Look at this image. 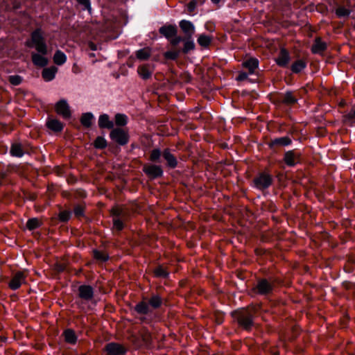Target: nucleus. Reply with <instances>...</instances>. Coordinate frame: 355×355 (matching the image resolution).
<instances>
[{
  "label": "nucleus",
  "mask_w": 355,
  "mask_h": 355,
  "mask_svg": "<svg viewBox=\"0 0 355 355\" xmlns=\"http://www.w3.org/2000/svg\"><path fill=\"white\" fill-rule=\"evenodd\" d=\"M234 315L239 326L245 330H250L254 324V309L252 307L241 309L236 312Z\"/></svg>",
  "instance_id": "obj_1"
},
{
  "label": "nucleus",
  "mask_w": 355,
  "mask_h": 355,
  "mask_svg": "<svg viewBox=\"0 0 355 355\" xmlns=\"http://www.w3.org/2000/svg\"><path fill=\"white\" fill-rule=\"evenodd\" d=\"M26 45L29 47H35L36 51L42 54H47V46L42 36L41 29H36L31 34V42H26Z\"/></svg>",
  "instance_id": "obj_2"
},
{
  "label": "nucleus",
  "mask_w": 355,
  "mask_h": 355,
  "mask_svg": "<svg viewBox=\"0 0 355 355\" xmlns=\"http://www.w3.org/2000/svg\"><path fill=\"white\" fill-rule=\"evenodd\" d=\"M272 176L266 173L259 174L253 180L254 187L259 190H263L268 188L272 184Z\"/></svg>",
  "instance_id": "obj_3"
},
{
  "label": "nucleus",
  "mask_w": 355,
  "mask_h": 355,
  "mask_svg": "<svg viewBox=\"0 0 355 355\" xmlns=\"http://www.w3.org/2000/svg\"><path fill=\"white\" fill-rule=\"evenodd\" d=\"M111 214L114 216L113 225L114 228L120 231L123 227V221L121 218H124L125 213L124 209L119 206H115L111 209Z\"/></svg>",
  "instance_id": "obj_4"
},
{
  "label": "nucleus",
  "mask_w": 355,
  "mask_h": 355,
  "mask_svg": "<svg viewBox=\"0 0 355 355\" xmlns=\"http://www.w3.org/2000/svg\"><path fill=\"white\" fill-rule=\"evenodd\" d=\"M26 275L23 271H18L14 274L8 283L10 289L15 291L26 282Z\"/></svg>",
  "instance_id": "obj_5"
},
{
  "label": "nucleus",
  "mask_w": 355,
  "mask_h": 355,
  "mask_svg": "<svg viewBox=\"0 0 355 355\" xmlns=\"http://www.w3.org/2000/svg\"><path fill=\"white\" fill-rule=\"evenodd\" d=\"M105 351L107 355H125L127 349L119 343H110L105 345Z\"/></svg>",
  "instance_id": "obj_6"
},
{
  "label": "nucleus",
  "mask_w": 355,
  "mask_h": 355,
  "mask_svg": "<svg viewBox=\"0 0 355 355\" xmlns=\"http://www.w3.org/2000/svg\"><path fill=\"white\" fill-rule=\"evenodd\" d=\"M110 138L116 143L124 145L128 141V133L120 128L113 129L110 134Z\"/></svg>",
  "instance_id": "obj_7"
},
{
  "label": "nucleus",
  "mask_w": 355,
  "mask_h": 355,
  "mask_svg": "<svg viewBox=\"0 0 355 355\" xmlns=\"http://www.w3.org/2000/svg\"><path fill=\"white\" fill-rule=\"evenodd\" d=\"M55 109L58 114L61 115L64 119L71 117V110L67 101L62 99L56 103Z\"/></svg>",
  "instance_id": "obj_8"
},
{
  "label": "nucleus",
  "mask_w": 355,
  "mask_h": 355,
  "mask_svg": "<svg viewBox=\"0 0 355 355\" xmlns=\"http://www.w3.org/2000/svg\"><path fill=\"white\" fill-rule=\"evenodd\" d=\"M144 173L151 179H155L162 177L163 171L159 166L147 165L144 167Z\"/></svg>",
  "instance_id": "obj_9"
},
{
  "label": "nucleus",
  "mask_w": 355,
  "mask_h": 355,
  "mask_svg": "<svg viewBox=\"0 0 355 355\" xmlns=\"http://www.w3.org/2000/svg\"><path fill=\"white\" fill-rule=\"evenodd\" d=\"M78 296L85 301H90L94 297V288L89 285H82L78 287Z\"/></svg>",
  "instance_id": "obj_10"
},
{
  "label": "nucleus",
  "mask_w": 355,
  "mask_h": 355,
  "mask_svg": "<svg viewBox=\"0 0 355 355\" xmlns=\"http://www.w3.org/2000/svg\"><path fill=\"white\" fill-rule=\"evenodd\" d=\"M159 32L168 40L177 35L178 29L175 25L165 24L159 28Z\"/></svg>",
  "instance_id": "obj_11"
},
{
  "label": "nucleus",
  "mask_w": 355,
  "mask_h": 355,
  "mask_svg": "<svg viewBox=\"0 0 355 355\" xmlns=\"http://www.w3.org/2000/svg\"><path fill=\"white\" fill-rule=\"evenodd\" d=\"M179 26L189 38H191L195 33V26L190 21L182 19L179 22Z\"/></svg>",
  "instance_id": "obj_12"
},
{
  "label": "nucleus",
  "mask_w": 355,
  "mask_h": 355,
  "mask_svg": "<svg viewBox=\"0 0 355 355\" xmlns=\"http://www.w3.org/2000/svg\"><path fill=\"white\" fill-rule=\"evenodd\" d=\"M290 61V55L286 49L280 50L278 57L275 59L277 64L282 67H287Z\"/></svg>",
  "instance_id": "obj_13"
},
{
  "label": "nucleus",
  "mask_w": 355,
  "mask_h": 355,
  "mask_svg": "<svg viewBox=\"0 0 355 355\" xmlns=\"http://www.w3.org/2000/svg\"><path fill=\"white\" fill-rule=\"evenodd\" d=\"M257 289L259 294L266 295L270 293L272 290V284L268 280L263 279L257 283Z\"/></svg>",
  "instance_id": "obj_14"
},
{
  "label": "nucleus",
  "mask_w": 355,
  "mask_h": 355,
  "mask_svg": "<svg viewBox=\"0 0 355 355\" xmlns=\"http://www.w3.org/2000/svg\"><path fill=\"white\" fill-rule=\"evenodd\" d=\"M292 143V141L289 137H282L279 138H275L274 139L270 140L268 143V146L270 148H274L275 146H289Z\"/></svg>",
  "instance_id": "obj_15"
},
{
  "label": "nucleus",
  "mask_w": 355,
  "mask_h": 355,
  "mask_svg": "<svg viewBox=\"0 0 355 355\" xmlns=\"http://www.w3.org/2000/svg\"><path fill=\"white\" fill-rule=\"evenodd\" d=\"M327 49V44L320 37H316L311 47V52L314 54H320Z\"/></svg>",
  "instance_id": "obj_16"
},
{
  "label": "nucleus",
  "mask_w": 355,
  "mask_h": 355,
  "mask_svg": "<svg viewBox=\"0 0 355 355\" xmlns=\"http://www.w3.org/2000/svg\"><path fill=\"white\" fill-rule=\"evenodd\" d=\"M299 156H297L293 150H288L284 154V161L288 166H295L298 162Z\"/></svg>",
  "instance_id": "obj_17"
},
{
  "label": "nucleus",
  "mask_w": 355,
  "mask_h": 355,
  "mask_svg": "<svg viewBox=\"0 0 355 355\" xmlns=\"http://www.w3.org/2000/svg\"><path fill=\"white\" fill-rule=\"evenodd\" d=\"M57 71L58 68L54 66L44 68L42 72V76L45 81L49 82L54 79Z\"/></svg>",
  "instance_id": "obj_18"
},
{
  "label": "nucleus",
  "mask_w": 355,
  "mask_h": 355,
  "mask_svg": "<svg viewBox=\"0 0 355 355\" xmlns=\"http://www.w3.org/2000/svg\"><path fill=\"white\" fill-rule=\"evenodd\" d=\"M243 67L247 69L249 74H253L259 67V60L254 58H250L243 62Z\"/></svg>",
  "instance_id": "obj_19"
},
{
  "label": "nucleus",
  "mask_w": 355,
  "mask_h": 355,
  "mask_svg": "<svg viewBox=\"0 0 355 355\" xmlns=\"http://www.w3.org/2000/svg\"><path fill=\"white\" fill-rule=\"evenodd\" d=\"M98 126L101 128L112 129L114 128V123L110 120L107 114H103L100 115L98 118Z\"/></svg>",
  "instance_id": "obj_20"
},
{
  "label": "nucleus",
  "mask_w": 355,
  "mask_h": 355,
  "mask_svg": "<svg viewBox=\"0 0 355 355\" xmlns=\"http://www.w3.org/2000/svg\"><path fill=\"white\" fill-rule=\"evenodd\" d=\"M44 55H42L41 53H32V61L33 63L37 66V67H45L48 64V60L46 58Z\"/></svg>",
  "instance_id": "obj_21"
},
{
  "label": "nucleus",
  "mask_w": 355,
  "mask_h": 355,
  "mask_svg": "<svg viewBox=\"0 0 355 355\" xmlns=\"http://www.w3.org/2000/svg\"><path fill=\"white\" fill-rule=\"evenodd\" d=\"M46 126L51 130L56 132H61L64 127L62 122L55 119H49L46 121Z\"/></svg>",
  "instance_id": "obj_22"
},
{
  "label": "nucleus",
  "mask_w": 355,
  "mask_h": 355,
  "mask_svg": "<svg viewBox=\"0 0 355 355\" xmlns=\"http://www.w3.org/2000/svg\"><path fill=\"white\" fill-rule=\"evenodd\" d=\"M163 157L167 162L168 166L171 168H175L178 165V161L175 157L171 153L169 149H165L163 152Z\"/></svg>",
  "instance_id": "obj_23"
},
{
  "label": "nucleus",
  "mask_w": 355,
  "mask_h": 355,
  "mask_svg": "<svg viewBox=\"0 0 355 355\" xmlns=\"http://www.w3.org/2000/svg\"><path fill=\"white\" fill-rule=\"evenodd\" d=\"M137 73L143 79H148L151 76L153 70L149 65L144 64L138 67Z\"/></svg>",
  "instance_id": "obj_24"
},
{
  "label": "nucleus",
  "mask_w": 355,
  "mask_h": 355,
  "mask_svg": "<svg viewBox=\"0 0 355 355\" xmlns=\"http://www.w3.org/2000/svg\"><path fill=\"white\" fill-rule=\"evenodd\" d=\"M198 44L204 49H207L212 42V37L201 34L198 36L197 40Z\"/></svg>",
  "instance_id": "obj_25"
},
{
  "label": "nucleus",
  "mask_w": 355,
  "mask_h": 355,
  "mask_svg": "<svg viewBox=\"0 0 355 355\" xmlns=\"http://www.w3.org/2000/svg\"><path fill=\"white\" fill-rule=\"evenodd\" d=\"M53 60L55 64L62 65L67 61V56L60 50H57L53 55Z\"/></svg>",
  "instance_id": "obj_26"
},
{
  "label": "nucleus",
  "mask_w": 355,
  "mask_h": 355,
  "mask_svg": "<svg viewBox=\"0 0 355 355\" xmlns=\"http://www.w3.org/2000/svg\"><path fill=\"white\" fill-rule=\"evenodd\" d=\"M306 67V63L303 60H297L291 65V69L293 73H297L301 72Z\"/></svg>",
  "instance_id": "obj_27"
},
{
  "label": "nucleus",
  "mask_w": 355,
  "mask_h": 355,
  "mask_svg": "<svg viewBox=\"0 0 355 355\" xmlns=\"http://www.w3.org/2000/svg\"><path fill=\"white\" fill-rule=\"evenodd\" d=\"M93 119V114L90 112H87L82 115L80 123L83 126L89 128L92 125Z\"/></svg>",
  "instance_id": "obj_28"
},
{
  "label": "nucleus",
  "mask_w": 355,
  "mask_h": 355,
  "mask_svg": "<svg viewBox=\"0 0 355 355\" xmlns=\"http://www.w3.org/2000/svg\"><path fill=\"white\" fill-rule=\"evenodd\" d=\"M65 341L70 344H75L77 341V337L75 332L71 329H67L64 332Z\"/></svg>",
  "instance_id": "obj_29"
},
{
  "label": "nucleus",
  "mask_w": 355,
  "mask_h": 355,
  "mask_svg": "<svg viewBox=\"0 0 355 355\" xmlns=\"http://www.w3.org/2000/svg\"><path fill=\"white\" fill-rule=\"evenodd\" d=\"M10 154L12 156L21 157L24 155V150L20 144H14L10 148Z\"/></svg>",
  "instance_id": "obj_30"
},
{
  "label": "nucleus",
  "mask_w": 355,
  "mask_h": 355,
  "mask_svg": "<svg viewBox=\"0 0 355 355\" xmlns=\"http://www.w3.org/2000/svg\"><path fill=\"white\" fill-rule=\"evenodd\" d=\"M137 58L139 60H147L151 55V49L149 47H146L137 51Z\"/></svg>",
  "instance_id": "obj_31"
},
{
  "label": "nucleus",
  "mask_w": 355,
  "mask_h": 355,
  "mask_svg": "<svg viewBox=\"0 0 355 355\" xmlns=\"http://www.w3.org/2000/svg\"><path fill=\"white\" fill-rule=\"evenodd\" d=\"M297 98L293 96L291 92H287L282 99V103L286 105H293L297 103Z\"/></svg>",
  "instance_id": "obj_32"
},
{
  "label": "nucleus",
  "mask_w": 355,
  "mask_h": 355,
  "mask_svg": "<svg viewBox=\"0 0 355 355\" xmlns=\"http://www.w3.org/2000/svg\"><path fill=\"white\" fill-rule=\"evenodd\" d=\"M41 225V223L37 218H32L28 220L26 223V227L29 230L37 229Z\"/></svg>",
  "instance_id": "obj_33"
},
{
  "label": "nucleus",
  "mask_w": 355,
  "mask_h": 355,
  "mask_svg": "<svg viewBox=\"0 0 355 355\" xmlns=\"http://www.w3.org/2000/svg\"><path fill=\"white\" fill-rule=\"evenodd\" d=\"M153 272L156 277L166 278L169 275V272L162 266L157 267Z\"/></svg>",
  "instance_id": "obj_34"
},
{
  "label": "nucleus",
  "mask_w": 355,
  "mask_h": 355,
  "mask_svg": "<svg viewBox=\"0 0 355 355\" xmlns=\"http://www.w3.org/2000/svg\"><path fill=\"white\" fill-rule=\"evenodd\" d=\"M162 301L159 295H153L148 301V304L154 309L159 308L162 305Z\"/></svg>",
  "instance_id": "obj_35"
},
{
  "label": "nucleus",
  "mask_w": 355,
  "mask_h": 355,
  "mask_svg": "<svg viewBox=\"0 0 355 355\" xmlns=\"http://www.w3.org/2000/svg\"><path fill=\"white\" fill-rule=\"evenodd\" d=\"M127 123V116L123 114H116L115 115V124L117 126H123Z\"/></svg>",
  "instance_id": "obj_36"
},
{
  "label": "nucleus",
  "mask_w": 355,
  "mask_h": 355,
  "mask_svg": "<svg viewBox=\"0 0 355 355\" xmlns=\"http://www.w3.org/2000/svg\"><path fill=\"white\" fill-rule=\"evenodd\" d=\"M94 146L96 148L103 149L107 146V141L103 137H98L94 142Z\"/></svg>",
  "instance_id": "obj_37"
},
{
  "label": "nucleus",
  "mask_w": 355,
  "mask_h": 355,
  "mask_svg": "<svg viewBox=\"0 0 355 355\" xmlns=\"http://www.w3.org/2000/svg\"><path fill=\"white\" fill-rule=\"evenodd\" d=\"M135 310L140 313H147L149 311V304L141 302L136 306Z\"/></svg>",
  "instance_id": "obj_38"
},
{
  "label": "nucleus",
  "mask_w": 355,
  "mask_h": 355,
  "mask_svg": "<svg viewBox=\"0 0 355 355\" xmlns=\"http://www.w3.org/2000/svg\"><path fill=\"white\" fill-rule=\"evenodd\" d=\"M195 49V44L191 40H187L184 44L182 51L184 53H187L189 51Z\"/></svg>",
  "instance_id": "obj_39"
},
{
  "label": "nucleus",
  "mask_w": 355,
  "mask_h": 355,
  "mask_svg": "<svg viewBox=\"0 0 355 355\" xmlns=\"http://www.w3.org/2000/svg\"><path fill=\"white\" fill-rule=\"evenodd\" d=\"M94 257L99 261H105L108 259V256L105 253H103L98 250H94Z\"/></svg>",
  "instance_id": "obj_40"
},
{
  "label": "nucleus",
  "mask_w": 355,
  "mask_h": 355,
  "mask_svg": "<svg viewBox=\"0 0 355 355\" xmlns=\"http://www.w3.org/2000/svg\"><path fill=\"white\" fill-rule=\"evenodd\" d=\"M336 14L339 17H347L349 15L350 11L344 7H339L336 10Z\"/></svg>",
  "instance_id": "obj_41"
},
{
  "label": "nucleus",
  "mask_w": 355,
  "mask_h": 355,
  "mask_svg": "<svg viewBox=\"0 0 355 355\" xmlns=\"http://www.w3.org/2000/svg\"><path fill=\"white\" fill-rule=\"evenodd\" d=\"M344 121L345 123H354L355 122V109L351 110L349 112L344 116Z\"/></svg>",
  "instance_id": "obj_42"
},
{
  "label": "nucleus",
  "mask_w": 355,
  "mask_h": 355,
  "mask_svg": "<svg viewBox=\"0 0 355 355\" xmlns=\"http://www.w3.org/2000/svg\"><path fill=\"white\" fill-rule=\"evenodd\" d=\"M71 216V212L69 211H62L58 214V219L61 222H67Z\"/></svg>",
  "instance_id": "obj_43"
},
{
  "label": "nucleus",
  "mask_w": 355,
  "mask_h": 355,
  "mask_svg": "<svg viewBox=\"0 0 355 355\" xmlns=\"http://www.w3.org/2000/svg\"><path fill=\"white\" fill-rule=\"evenodd\" d=\"M179 55V51H168L164 53V57L169 60H175Z\"/></svg>",
  "instance_id": "obj_44"
},
{
  "label": "nucleus",
  "mask_w": 355,
  "mask_h": 355,
  "mask_svg": "<svg viewBox=\"0 0 355 355\" xmlns=\"http://www.w3.org/2000/svg\"><path fill=\"white\" fill-rule=\"evenodd\" d=\"M161 156V151L158 148L153 149L150 155V159L153 162L157 161Z\"/></svg>",
  "instance_id": "obj_45"
},
{
  "label": "nucleus",
  "mask_w": 355,
  "mask_h": 355,
  "mask_svg": "<svg viewBox=\"0 0 355 355\" xmlns=\"http://www.w3.org/2000/svg\"><path fill=\"white\" fill-rule=\"evenodd\" d=\"M85 209L81 205H77L73 209V213L76 216L80 217L84 215Z\"/></svg>",
  "instance_id": "obj_46"
},
{
  "label": "nucleus",
  "mask_w": 355,
  "mask_h": 355,
  "mask_svg": "<svg viewBox=\"0 0 355 355\" xmlns=\"http://www.w3.org/2000/svg\"><path fill=\"white\" fill-rule=\"evenodd\" d=\"M9 81L13 85H18L21 82V78L19 76H11L9 78Z\"/></svg>",
  "instance_id": "obj_47"
},
{
  "label": "nucleus",
  "mask_w": 355,
  "mask_h": 355,
  "mask_svg": "<svg viewBox=\"0 0 355 355\" xmlns=\"http://www.w3.org/2000/svg\"><path fill=\"white\" fill-rule=\"evenodd\" d=\"M197 6V1L196 0H192L191 1L187 6L188 12L191 14Z\"/></svg>",
  "instance_id": "obj_48"
},
{
  "label": "nucleus",
  "mask_w": 355,
  "mask_h": 355,
  "mask_svg": "<svg viewBox=\"0 0 355 355\" xmlns=\"http://www.w3.org/2000/svg\"><path fill=\"white\" fill-rule=\"evenodd\" d=\"M168 40L170 41L171 45L176 46L182 41V37L180 36H177L176 35L175 36L171 37Z\"/></svg>",
  "instance_id": "obj_49"
},
{
  "label": "nucleus",
  "mask_w": 355,
  "mask_h": 355,
  "mask_svg": "<svg viewBox=\"0 0 355 355\" xmlns=\"http://www.w3.org/2000/svg\"><path fill=\"white\" fill-rule=\"evenodd\" d=\"M80 4L85 6V8L89 10L91 8V4L89 0H76Z\"/></svg>",
  "instance_id": "obj_50"
},
{
  "label": "nucleus",
  "mask_w": 355,
  "mask_h": 355,
  "mask_svg": "<svg viewBox=\"0 0 355 355\" xmlns=\"http://www.w3.org/2000/svg\"><path fill=\"white\" fill-rule=\"evenodd\" d=\"M248 77V74L246 73H241L239 74L238 77V80H243Z\"/></svg>",
  "instance_id": "obj_51"
},
{
  "label": "nucleus",
  "mask_w": 355,
  "mask_h": 355,
  "mask_svg": "<svg viewBox=\"0 0 355 355\" xmlns=\"http://www.w3.org/2000/svg\"><path fill=\"white\" fill-rule=\"evenodd\" d=\"M89 46L90 49L92 51H96L97 49L96 44H94L93 42H89Z\"/></svg>",
  "instance_id": "obj_52"
},
{
  "label": "nucleus",
  "mask_w": 355,
  "mask_h": 355,
  "mask_svg": "<svg viewBox=\"0 0 355 355\" xmlns=\"http://www.w3.org/2000/svg\"><path fill=\"white\" fill-rule=\"evenodd\" d=\"M149 339V335L148 334H146L144 336V340L146 343L148 341Z\"/></svg>",
  "instance_id": "obj_53"
}]
</instances>
